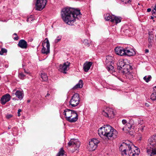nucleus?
Here are the masks:
<instances>
[{"instance_id": "obj_27", "label": "nucleus", "mask_w": 156, "mask_h": 156, "mask_svg": "<svg viewBox=\"0 0 156 156\" xmlns=\"http://www.w3.org/2000/svg\"><path fill=\"white\" fill-rule=\"evenodd\" d=\"M130 156H137L140 154V151L139 149L138 148H136V150H134L133 152H132Z\"/></svg>"}, {"instance_id": "obj_39", "label": "nucleus", "mask_w": 156, "mask_h": 156, "mask_svg": "<svg viewBox=\"0 0 156 156\" xmlns=\"http://www.w3.org/2000/svg\"><path fill=\"white\" fill-rule=\"evenodd\" d=\"M12 115L11 114H7L6 115V117L7 119H9L12 117Z\"/></svg>"}, {"instance_id": "obj_42", "label": "nucleus", "mask_w": 156, "mask_h": 156, "mask_svg": "<svg viewBox=\"0 0 156 156\" xmlns=\"http://www.w3.org/2000/svg\"><path fill=\"white\" fill-rule=\"evenodd\" d=\"M21 111V110L20 109H19L18 111V116H20V112Z\"/></svg>"}, {"instance_id": "obj_35", "label": "nucleus", "mask_w": 156, "mask_h": 156, "mask_svg": "<svg viewBox=\"0 0 156 156\" xmlns=\"http://www.w3.org/2000/svg\"><path fill=\"white\" fill-rule=\"evenodd\" d=\"M145 126H144L142 125L140 126L138 128V131L140 132H142L144 130Z\"/></svg>"}, {"instance_id": "obj_52", "label": "nucleus", "mask_w": 156, "mask_h": 156, "mask_svg": "<svg viewBox=\"0 0 156 156\" xmlns=\"http://www.w3.org/2000/svg\"><path fill=\"white\" fill-rule=\"evenodd\" d=\"M8 129H10V128H11V127H10V126H9L8 127Z\"/></svg>"}, {"instance_id": "obj_5", "label": "nucleus", "mask_w": 156, "mask_h": 156, "mask_svg": "<svg viewBox=\"0 0 156 156\" xmlns=\"http://www.w3.org/2000/svg\"><path fill=\"white\" fill-rule=\"evenodd\" d=\"M120 150L121 151V154L123 156H130L132 154V148L129 144L123 143L119 147Z\"/></svg>"}, {"instance_id": "obj_50", "label": "nucleus", "mask_w": 156, "mask_h": 156, "mask_svg": "<svg viewBox=\"0 0 156 156\" xmlns=\"http://www.w3.org/2000/svg\"><path fill=\"white\" fill-rule=\"evenodd\" d=\"M30 18H28L27 19V22H28V21H29V19Z\"/></svg>"}, {"instance_id": "obj_24", "label": "nucleus", "mask_w": 156, "mask_h": 156, "mask_svg": "<svg viewBox=\"0 0 156 156\" xmlns=\"http://www.w3.org/2000/svg\"><path fill=\"white\" fill-rule=\"evenodd\" d=\"M114 16V15H112L109 13L106 14L105 15V19L107 21H109L112 22L113 16Z\"/></svg>"}, {"instance_id": "obj_16", "label": "nucleus", "mask_w": 156, "mask_h": 156, "mask_svg": "<svg viewBox=\"0 0 156 156\" xmlns=\"http://www.w3.org/2000/svg\"><path fill=\"white\" fill-rule=\"evenodd\" d=\"M116 54L118 55H125V48L124 49L121 47H116L115 49Z\"/></svg>"}, {"instance_id": "obj_31", "label": "nucleus", "mask_w": 156, "mask_h": 156, "mask_svg": "<svg viewBox=\"0 0 156 156\" xmlns=\"http://www.w3.org/2000/svg\"><path fill=\"white\" fill-rule=\"evenodd\" d=\"M151 99L152 100L156 101V93H153L151 96Z\"/></svg>"}, {"instance_id": "obj_47", "label": "nucleus", "mask_w": 156, "mask_h": 156, "mask_svg": "<svg viewBox=\"0 0 156 156\" xmlns=\"http://www.w3.org/2000/svg\"><path fill=\"white\" fill-rule=\"evenodd\" d=\"M50 95V94L48 93L47 94H46V95L45 97H48Z\"/></svg>"}, {"instance_id": "obj_33", "label": "nucleus", "mask_w": 156, "mask_h": 156, "mask_svg": "<svg viewBox=\"0 0 156 156\" xmlns=\"http://www.w3.org/2000/svg\"><path fill=\"white\" fill-rule=\"evenodd\" d=\"M152 15L156 18V4H155L154 8L152 11Z\"/></svg>"}, {"instance_id": "obj_15", "label": "nucleus", "mask_w": 156, "mask_h": 156, "mask_svg": "<svg viewBox=\"0 0 156 156\" xmlns=\"http://www.w3.org/2000/svg\"><path fill=\"white\" fill-rule=\"evenodd\" d=\"M11 98V96L9 94H7L3 95L1 98L0 101L2 104L4 105L6 102L9 101Z\"/></svg>"}, {"instance_id": "obj_3", "label": "nucleus", "mask_w": 156, "mask_h": 156, "mask_svg": "<svg viewBox=\"0 0 156 156\" xmlns=\"http://www.w3.org/2000/svg\"><path fill=\"white\" fill-rule=\"evenodd\" d=\"M117 69L124 75L127 78L132 80L133 76L132 73V66L126 63L124 60H119L117 63Z\"/></svg>"}, {"instance_id": "obj_40", "label": "nucleus", "mask_w": 156, "mask_h": 156, "mask_svg": "<svg viewBox=\"0 0 156 156\" xmlns=\"http://www.w3.org/2000/svg\"><path fill=\"white\" fill-rule=\"evenodd\" d=\"M122 122L124 125H125V126L126 124V123H128L126 120L125 119H123L122 120Z\"/></svg>"}, {"instance_id": "obj_46", "label": "nucleus", "mask_w": 156, "mask_h": 156, "mask_svg": "<svg viewBox=\"0 0 156 156\" xmlns=\"http://www.w3.org/2000/svg\"><path fill=\"white\" fill-rule=\"evenodd\" d=\"M145 105L147 107H148L149 106V104L147 103H146Z\"/></svg>"}, {"instance_id": "obj_30", "label": "nucleus", "mask_w": 156, "mask_h": 156, "mask_svg": "<svg viewBox=\"0 0 156 156\" xmlns=\"http://www.w3.org/2000/svg\"><path fill=\"white\" fill-rule=\"evenodd\" d=\"M151 76L150 75H149L148 76H145L144 78V80H145V81L147 82H148L151 79Z\"/></svg>"}, {"instance_id": "obj_7", "label": "nucleus", "mask_w": 156, "mask_h": 156, "mask_svg": "<svg viewBox=\"0 0 156 156\" xmlns=\"http://www.w3.org/2000/svg\"><path fill=\"white\" fill-rule=\"evenodd\" d=\"M42 48L41 50V52L44 54L47 55L50 53V45L49 40L47 38L42 43Z\"/></svg>"}, {"instance_id": "obj_10", "label": "nucleus", "mask_w": 156, "mask_h": 156, "mask_svg": "<svg viewBox=\"0 0 156 156\" xmlns=\"http://www.w3.org/2000/svg\"><path fill=\"white\" fill-rule=\"evenodd\" d=\"M46 3V0H37L35 4L36 9L41 10L44 7Z\"/></svg>"}, {"instance_id": "obj_23", "label": "nucleus", "mask_w": 156, "mask_h": 156, "mask_svg": "<svg viewBox=\"0 0 156 156\" xmlns=\"http://www.w3.org/2000/svg\"><path fill=\"white\" fill-rule=\"evenodd\" d=\"M83 81L81 80H80L79 83L74 86L73 88V89H76L78 88H81L83 87Z\"/></svg>"}, {"instance_id": "obj_37", "label": "nucleus", "mask_w": 156, "mask_h": 156, "mask_svg": "<svg viewBox=\"0 0 156 156\" xmlns=\"http://www.w3.org/2000/svg\"><path fill=\"white\" fill-rule=\"evenodd\" d=\"M25 76V75L23 73H21L19 74V76L21 79H23Z\"/></svg>"}, {"instance_id": "obj_20", "label": "nucleus", "mask_w": 156, "mask_h": 156, "mask_svg": "<svg viewBox=\"0 0 156 156\" xmlns=\"http://www.w3.org/2000/svg\"><path fill=\"white\" fill-rule=\"evenodd\" d=\"M114 59L113 57L110 55L107 56L105 60L106 65L113 64L114 63Z\"/></svg>"}, {"instance_id": "obj_13", "label": "nucleus", "mask_w": 156, "mask_h": 156, "mask_svg": "<svg viewBox=\"0 0 156 156\" xmlns=\"http://www.w3.org/2000/svg\"><path fill=\"white\" fill-rule=\"evenodd\" d=\"M12 94L16 95L19 100H22L24 96L23 91L21 90H14L12 92Z\"/></svg>"}, {"instance_id": "obj_6", "label": "nucleus", "mask_w": 156, "mask_h": 156, "mask_svg": "<svg viewBox=\"0 0 156 156\" xmlns=\"http://www.w3.org/2000/svg\"><path fill=\"white\" fill-rule=\"evenodd\" d=\"M80 99L79 94L78 93L75 94L69 101V106H71L72 107L77 106L79 104Z\"/></svg>"}, {"instance_id": "obj_49", "label": "nucleus", "mask_w": 156, "mask_h": 156, "mask_svg": "<svg viewBox=\"0 0 156 156\" xmlns=\"http://www.w3.org/2000/svg\"><path fill=\"white\" fill-rule=\"evenodd\" d=\"M30 102V100H28L27 101V102L28 103H29V102Z\"/></svg>"}, {"instance_id": "obj_38", "label": "nucleus", "mask_w": 156, "mask_h": 156, "mask_svg": "<svg viewBox=\"0 0 156 156\" xmlns=\"http://www.w3.org/2000/svg\"><path fill=\"white\" fill-rule=\"evenodd\" d=\"M125 4L129 3L131 2V0H120Z\"/></svg>"}, {"instance_id": "obj_12", "label": "nucleus", "mask_w": 156, "mask_h": 156, "mask_svg": "<svg viewBox=\"0 0 156 156\" xmlns=\"http://www.w3.org/2000/svg\"><path fill=\"white\" fill-rule=\"evenodd\" d=\"M102 114L108 118H113L114 115L113 110L111 108H107L102 112Z\"/></svg>"}, {"instance_id": "obj_45", "label": "nucleus", "mask_w": 156, "mask_h": 156, "mask_svg": "<svg viewBox=\"0 0 156 156\" xmlns=\"http://www.w3.org/2000/svg\"><path fill=\"white\" fill-rule=\"evenodd\" d=\"M149 52V50L147 49H146L145 50V52L146 53H148Z\"/></svg>"}, {"instance_id": "obj_28", "label": "nucleus", "mask_w": 156, "mask_h": 156, "mask_svg": "<svg viewBox=\"0 0 156 156\" xmlns=\"http://www.w3.org/2000/svg\"><path fill=\"white\" fill-rule=\"evenodd\" d=\"M132 124L128 122L124 127L122 128V129L123 130L125 129L127 130H128L129 129H130L132 127Z\"/></svg>"}, {"instance_id": "obj_34", "label": "nucleus", "mask_w": 156, "mask_h": 156, "mask_svg": "<svg viewBox=\"0 0 156 156\" xmlns=\"http://www.w3.org/2000/svg\"><path fill=\"white\" fill-rule=\"evenodd\" d=\"M90 40H88L87 39L84 40L83 42V43L84 44L87 46H89L90 45Z\"/></svg>"}, {"instance_id": "obj_1", "label": "nucleus", "mask_w": 156, "mask_h": 156, "mask_svg": "<svg viewBox=\"0 0 156 156\" xmlns=\"http://www.w3.org/2000/svg\"><path fill=\"white\" fill-rule=\"evenodd\" d=\"M80 10L73 8L66 7L62 9L61 11L62 18L63 21L69 25H72L78 19L77 16L81 15Z\"/></svg>"}, {"instance_id": "obj_9", "label": "nucleus", "mask_w": 156, "mask_h": 156, "mask_svg": "<svg viewBox=\"0 0 156 156\" xmlns=\"http://www.w3.org/2000/svg\"><path fill=\"white\" fill-rule=\"evenodd\" d=\"M99 141L96 139H91L89 142L88 145L89 150L90 151H93L95 150L97 147V144L99 143Z\"/></svg>"}, {"instance_id": "obj_36", "label": "nucleus", "mask_w": 156, "mask_h": 156, "mask_svg": "<svg viewBox=\"0 0 156 156\" xmlns=\"http://www.w3.org/2000/svg\"><path fill=\"white\" fill-rule=\"evenodd\" d=\"M7 52V51L6 49L2 48L1 51H0V55H3L4 53H6Z\"/></svg>"}, {"instance_id": "obj_41", "label": "nucleus", "mask_w": 156, "mask_h": 156, "mask_svg": "<svg viewBox=\"0 0 156 156\" xmlns=\"http://www.w3.org/2000/svg\"><path fill=\"white\" fill-rule=\"evenodd\" d=\"M13 35H16V37H15L14 38V39L15 40H18L19 39V37H18L17 36V34L16 33H14Z\"/></svg>"}, {"instance_id": "obj_19", "label": "nucleus", "mask_w": 156, "mask_h": 156, "mask_svg": "<svg viewBox=\"0 0 156 156\" xmlns=\"http://www.w3.org/2000/svg\"><path fill=\"white\" fill-rule=\"evenodd\" d=\"M125 55H127L128 56H133L136 54L134 50L133 49H129L126 48H125Z\"/></svg>"}, {"instance_id": "obj_48", "label": "nucleus", "mask_w": 156, "mask_h": 156, "mask_svg": "<svg viewBox=\"0 0 156 156\" xmlns=\"http://www.w3.org/2000/svg\"><path fill=\"white\" fill-rule=\"evenodd\" d=\"M154 17L153 16H151V19H154Z\"/></svg>"}, {"instance_id": "obj_51", "label": "nucleus", "mask_w": 156, "mask_h": 156, "mask_svg": "<svg viewBox=\"0 0 156 156\" xmlns=\"http://www.w3.org/2000/svg\"><path fill=\"white\" fill-rule=\"evenodd\" d=\"M24 72H25V73H27V74H28V72H26V70H24Z\"/></svg>"}, {"instance_id": "obj_22", "label": "nucleus", "mask_w": 156, "mask_h": 156, "mask_svg": "<svg viewBox=\"0 0 156 156\" xmlns=\"http://www.w3.org/2000/svg\"><path fill=\"white\" fill-rule=\"evenodd\" d=\"M113 17L112 22H115L116 24H117L121 22V17L116 16H114Z\"/></svg>"}, {"instance_id": "obj_44", "label": "nucleus", "mask_w": 156, "mask_h": 156, "mask_svg": "<svg viewBox=\"0 0 156 156\" xmlns=\"http://www.w3.org/2000/svg\"><path fill=\"white\" fill-rule=\"evenodd\" d=\"M154 91V92H156V87L155 86L153 87Z\"/></svg>"}, {"instance_id": "obj_4", "label": "nucleus", "mask_w": 156, "mask_h": 156, "mask_svg": "<svg viewBox=\"0 0 156 156\" xmlns=\"http://www.w3.org/2000/svg\"><path fill=\"white\" fill-rule=\"evenodd\" d=\"M148 142L150 146L147 148V153L149 156H156V134L150 137Z\"/></svg>"}, {"instance_id": "obj_43", "label": "nucleus", "mask_w": 156, "mask_h": 156, "mask_svg": "<svg viewBox=\"0 0 156 156\" xmlns=\"http://www.w3.org/2000/svg\"><path fill=\"white\" fill-rule=\"evenodd\" d=\"M147 11L148 12H150L151 11V9L150 8H148L147 10Z\"/></svg>"}, {"instance_id": "obj_25", "label": "nucleus", "mask_w": 156, "mask_h": 156, "mask_svg": "<svg viewBox=\"0 0 156 156\" xmlns=\"http://www.w3.org/2000/svg\"><path fill=\"white\" fill-rule=\"evenodd\" d=\"M112 64H110L108 65H106V68L107 70L110 73H112L114 71V69L113 66H112Z\"/></svg>"}, {"instance_id": "obj_18", "label": "nucleus", "mask_w": 156, "mask_h": 156, "mask_svg": "<svg viewBox=\"0 0 156 156\" xmlns=\"http://www.w3.org/2000/svg\"><path fill=\"white\" fill-rule=\"evenodd\" d=\"M18 46L21 48L26 49L27 47V43L25 40L21 39L19 41Z\"/></svg>"}, {"instance_id": "obj_2", "label": "nucleus", "mask_w": 156, "mask_h": 156, "mask_svg": "<svg viewBox=\"0 0 156 156\" xmlns=\"http://www.w3.org/2000/svg\"><path fill=\"white\" fill-rule=\"evenodd\" d=\"M98 134L101 137H105L106 140L115 138L118 134L117 131L109 125H105L98 130Z\"/></svg>"}, {"instance_id": "obj_21", "label": "nucleus", "mask_w": 156, "mask_h": 156, "mask_svg": "<svg viewBox=\"0 0 156 156\" xmlns=\"http://www.w3.org/2000/svg\"><path fill=\"white\" fill-rule=\"evenodd\" d=\"M92 64V62H87L83 65V69L85 72H87Z\"/></svg>"}, {"instance_id": "obj_29", "label": "nucleus", "mask_w": 156, "mask_h": 156, "mask_svg": "<svg viewBox=\"0 0 156 156\" xmlns=\"http://www.w3.org/2000/svg\"><path fill=\"white\" fill-rule=\"evenodd\" d=\"M64 150L62 148H61L59 152L57 154V156H66L65 154H64Z\"/></svg>"}, {"instance_id": "obj_14", "label": "nucleus", "mask_w": 156, "mask_h": 156, "mask_svg": "<svg viewBox=\"0 0 156 156\" xmlns=\"http://www.w3.org/2000/svg\"><path fill=\"white\" fill-rule=\"evenodd\" d=\"M75 111L73 110H70L68 109H66L64 110L63 114L65 115L66 120L68 121L71 116H72L73 113Z\"/></svg>"}, {"instance_id": "obj_32", "label": "nucleus", "mask_w": 156, "mask_h": 156, "mask_svg": "<svg viewBox=\"0 0 156 156\" xmlns=\"http://www.w3.org/2000/svg\"><path fill=\"white\" fill-rule=\"evenodd\" d=\"M62 37L61 35H59L57 36L56 38L54 40V42L55 43H57L58 42L60 41L62 39Z\"/></svg>"}, {"instance_id": "obj_11", "label": "nucleus", "mask_w": 156, "mask_h": 156, "mask_svg": "<svg viewBox=\"0 0 156 156\" xmlns=\"http://www.w3.org/2000/svg\"><path fill=\"white\" fill-rule=\"evenodd\" d=\"M68 145L69 146H72L73 147H74L75 151H77L76 152H77L78 149L80 145V143L78 139H71L68 143Z\"/></svg>"}, {"instance_id": "obj_26", "label": "nucleus", "mask_w": 156, "mask_h": 156, "mask_svg": "<svg viewBox=\"0 0 156 156\" xmlns=\"http://www.w3.org/2000/svg\"><path fill=\"white\" fill-rule=\"evenodd\" d=\"M41 77L43 81H46L48 80V76L45 73H44L43 72H41Z\"/></svg>"}, {"instance_id": "obj_8", "label": "nucleus", "mask_w": 156, "mask_h": 156, "mask_svg": "<svg viewBox=\"0 0 156 156\" xmlns=\"http://www.w3.org/2000/svg\"><path fill=\"white\" fill-rule=\"evenodd\" d=\"M70 63L67 61L64 62L63 64H60L59 66L58 70L64 74L66 73V71L69 69Z\"/></svg>"}, {"instance_id": "obj_17", "label": "nucleus", "mask_w": 156, "mask_h": 156, "mask_svg": "<svg viewBox=\"0 0 156 156\" xmlns=\"http://www.w3.org/2000/svg\"><path fill=\"white\" fill-rule=\"evenodd\" d=\"M78 119V115L76 112L75 111L74 113H73L72 116H71L68 121L70 122H74Z\"/></svg>"}]
</instances>
